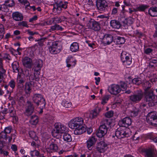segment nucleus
<instances>
[{"label":"nucleus","instance_id":"f257e3e1","mask_svg":"<svg viewBox=\"0 0 157 157\" xmlns=\"http://www.w3.org/2000/svg\"><path fill=\"white\" fill-rule=\"evenodd\" d=\"M83 123L82 118L77 117L71 120L68 123V125L70 128L75 129L74 131L75 134L79 135L86 131V128L82 125Z\"/></svg>","mask_w":157,"mask_h":157},{"label":"nucleus","instance_id":"f03ea898","mask_svg":"<svg viewBox=\"0 0 157 157\" xmlns=\"http://www.w3.org/2000/svg\"><path fill=\"white\" fill-rule=\"evenodd\" d=\"M68 130L67 128L61 123H56L55 124V129L52 133V135L54 137H56V139H59V136L57 134L64 133L67 132Z\"/></svg>","mask_w":157,"mask_h":157},{"label":"nucleus","instance_id":"7ed1b4c3","mask_svg":"<svg viewBox=\"0 0 157 157\" xmlns=\"http://www.w3.org/2000/svg\"><path fill=\"white\" fill-rule=\"evenodd\" d=\"M145 92L144 100L148 102L149 106L152 107L155 105L156 103V98L153 93V89H150Z\"/></svg>","mask_w":157,"mask_h":157},{"label":"nucleus","instance_id":"20e7f679","mask_svg":"<svg viewBox=\"0 0 157 157\" xmlns=\"http://www.w3.org/2000/svg\"><path fill=\"white\" fill-rule=\"evenodd\" d=\"M146 120L149 124L157 127V112L151 111L148 113L146 117Z\"/></svg>","mask_w":157,"mask_h":157},{"label":"nucleus","instance_id":"39448f33","mask_svg":"<svg viewBox=\"0 0 157 157\" xmlns=\"http://www.w3.org/2000/svg\"><path fill=\"white\" fill-rule=\"evenodd\" d=\"M96 5L97 10L100 13H107L109 12V5L105 1H96Z\"/></svg>","mask_w":157,"mask_h":157},{"label":"nucleus","instance_id":"423d86ee","mask_svg":"<svg viewBox=\"0 0 157 157\" xmlns=\"http://www.w3.org/2000/svg\"><path fill=\"white\" fill-rule=\"evenodd\" d=\"M62 49L61 43L59 41H56L52 43V45L49 47L50 52L55 54L60 52Z\"/></svg>","mask_w":157,"mask_h":157},{"label":"nucleus","instance_id":"0eeeda50","mask_svg":"<svg viewBox=\"0 0 157 157\" xmlns=\"http://www.w3.org/2000/svg\"><path fill=\"white\" fill-rule=\"evenodd\" d=\"M86 25L89 28L95 31H99L101 29L100 24L93 19H91L88 21Z\"/></svg>","mask_w":157,"mask_h":157},{"label":"nucleus","instance_id":"6e6552de","mask_svg":"<svg viewBox=\"0 0 157 157\" xmlns=\"http://www.w3.org/2000/svg\"><path fill=\"white\" fill-rule=\"evenodd\" d=\"M121 59L123 64L125 66L129 65L132 63V57L131 56L125 51H123L121 54Z\"/></svg>","mask_w":157,"mask_h":157},{"label":"nucleus","instance_id":"1a4fd4ad","mask_svg":"<svg viewBox=\"0 0 157 157\" xmlns=\"http://www.w3.org/2000/svg\"><path fill=\"white\" fill-rule=\"evenodd\" d=\"M115 136L117 138L121 139L124 137H128L129 134L128 132V130L126 128H118L115 133Z\"/></svg>","mask_w":157,"mask_h":157},{"label":"nucleus","instance_id":"9d476101","mask_svg":"<svg viewBox=\"0 0 157 157\" xmlns=\"http://www.w3.org/2000/svg\"><path fill=\"white\" fill-rule=\"evenodd\" d=\"M43 63V60L39 59L36 60L34 63L33 69L34 70V74H36V75L39 76L40 75Z\"/></svg>","mask_w":157,"mask_h":157},{"label":"nucleus","instance_id":"9b49d317","mask_svg":"<svg viewBox=\"0 0 157 157\" xmlns=\"http://www.w3.org/2000/svg\"><path fill=\"white\" fill-rule=\"evenodd\" d=\"M13 131L11 126L5 127L4 130L0 133V139H2L6 141L7 137L8 136V134H10L11 132H13Z\"/></svg>","mask_w":157,"mask_h":157},{"label":"nucleus","instance_id":"f8f14e48","mask_svg":"<svg viewBox=\"0 0 157 157\" xmlns=\"http://www.w3.org/2000/svg\"><path fill=\"white\" fill-rule=\"evenodd\" d=\"M143 96V93L141 92H138L130 96L129 99L131 101L134 103H137L141 100Z\"/></svg>","mask_w":157,"mask_h":157},{"label":"nucleus","instance_id":"ddd939ff","mask_svg":"<svg viewBox=\"0 0 157 157\" xmlns=\"http://www.w3.org/2000/svg\"><path fill=\"white\" fill-rule=\"evenodd\" d=\"M121 89L117 85L112 84L109 87L108 90L112 94L116 95L120 92Z\"/></svg>","mask_w":157,"mask_h":157},{"label":"nucleus","instance_id":"4468645a","mask_svg":"<svg viewBox=\"0 0 157 157\" xmlns=\"http://www.w3.org/2000/svg\"><path fill=\"white\" fill-rule=\"evenodd\" d=\"M34 111V107L33 104L30 101H27L24 114L25 115L29 116L32 114Z\"/></svg>","mask_w":157,"mask_h":157},{"label":"nucleus","instance_id":"2eb2a0df","mask_svg":"<svg viewBox=\"0 0 157 157\" xmlns=\"http://www.w3.org/2000/svg\"><path fill=\"white\" fill-rule=\"evenodd\" d=\"M132 122L131 119L129 117H126L120 121L118 124L121 127L127 128L131 125Z\"/></svg>","mask_w":157,"mask_h":157},{"label":"nucleus","instance_id":"dca6fc26","mask_svg":"<svg viewBox=\"0 0 157 157\" xmlns=\"http://www.w3.org/2000/svg\"><path fill=\"white\" fill-rule=\"evenodd\" d=\"M143 152L144 157H157L154 150L151 148L144 149Z\"/></svg>","mask_w":157,"mask_h":157},{"label":"nucleus","instance_id":"f3484780","mask_svg":"<svg viewBox=\"0 0 157 157\" xmlns=\"http://www.w3.org/2000/svg\"><path fill=\"white\" fill-rule=\"evenodd\" d=\"M113 37L111 34H106L104 36L102 40V43L105 46L109 45L113 42Z\"/></svg>","mask_w":157,"mask_h":157},{"label":"nucleus","instance_id":"a211bd4d","mask_svg":"<svg viewBox=\"0 0 157 157\" xmlns=\"http://www.w3.org/2000/svg\"><path fill=\"white\" fill-rule=\"evenodd\" d=\"M97 141V139L95 136L90 137L86 142L87 147L90 150H92Z\"/></svg>","mask_w":157,"mask_h":157},{"label":"nucleus","instance_id":"6ab92c4d","mask_svg":"<svg viewBox=\"0 0 157 157\" xmlns=\"http://www.w3.org/2000/svg\"><path fill=\"white\" fill-rule=\"evenodd\" d=\"M107 144L104 141H101L98 144L96 149L100 153L104 152L107 148Z\"/></svg>","mask_w":157,"mask_h":157},{"label":"nucleus","instance_id":"aec40b11","mask_svg":"<svg viewBox=\"0 0 157 157\" xmlns=\"http://www.w3.org/2000/svg\"><path fill=\"white\" fill-rule=\"evenodd\" d=\"M32 60L28 57H25L22 60L23 66L28 68L30 69L32 67Z\"/></svg>","mask_w":157,"mask_h":157},{"label":"nucleus","instance_id":"412c9836","mask_svg":"<svg viewBox=\"0 0 157 157\" xmlns=\"http://www.w3.org/2000/svg\"><path fill=\"white\" fill-rule=\"evenodd\" d=\"M12 16L13 20L17 21H21L24 18L23 14L18 11L13 12L12 13Z\"/></svg>","mask_w":157,"mask_h":157},{"label":"nucleus","instance_id":"4be33fe9","mask_svg":"<svg viewBox=\"0 0 157 157\" xmlns=\"http://www.w3.org/2000/svg\"><path fill=\"white\" fill-rule=\"evenodd\" d=\"M67 67H69L71 66H74L76 64L75 60L71 56H68L66 60Z\"/></svg>","mask_w":157,"mask_h":157},{"label":"nucleus","instance_id":"5701e85b","mask_svg":"<svg viewBox=\"0 0 157 157\" xmlns=\"http://www.w3.org/2000/svg\"><path fill=\"white\" fill-rule=\"evenodd\" d=\"M111 26L113 28L119 29L121 26V24L119 21L116 20H111L110 22Z\"/></svg>","mask_w":157,"mask_h":157},{"label":"nucleus","instance_id":"b1692460","mask_svg":"<svg viewBox=\"0 0 157 157\" xmlns=\"http://www.w3.org/2000/svg\"><path fill=\"white\" fill-rule=\"evenodd\" d=\"M44 98L42 95L40 94H34L33 97V100L34 102L36 104L39 101Z\"/></svg>","mask_w":157,"mask_h":157},{"label":"nucleus","instance_id":"393cba45","mask_svg":"<svg viewBox=\"0 0 157 157\" xmlns=\"http://www.w3.org/2000/svg\"><path fill=\"white\" fill-rule=\"evenodd\" d=\"M58 150V147L57 145L53 142L51 143L49 148L48 149V151L49 152H53L56 151Z\"/></svg>","mask_w":157,"mask_h":157},{"label":"nucleus","instance_id":"a878e982","mask_svg":"<svg viewBox=\"0 0 157 157\" xmlns=\"http://www.w3.org/2000/svg\"><path fill=\"white\" fill-rule=\"evenodd\" d=\"M30 123L33 125H36L39 122L38 117L35 115L32 116L29 121Z\"/></svg>","mask_w":157,"mask_h":157},{"label":"nucleus","instance_id":"bb28decb","mask_svg":"<svg viewBox=\"0 0 157 157\" xmlns=\"http://www.w3.org/2000/svg\"><path fill=\"white\" fill-rule=\"evenodd\" d=\"M100 109H99L97 110V109H95L92 110L90 113V117L91 119L96 118L99 114Z\"/></svg>","mask_w":157,"mask_h":157},{"label":"nucleus","instance_id":"cd10ccee","mask_svg":"<svg viewBox=\"0 0 157 157\" xmlns=\"http://www.w3.org/2000/svg\"><path fill=\"white\" fill-rule=\"evenodd\" d=\"M32 83L30 82H27L25 83V90L26 94H30L31 92Z\"/></svg>","mask_w":157,"mask_h":157},{"label":"nucleus","instance_id":"c85d7f7f","mask_svg":"<svg viewBox=\"0 0 157 157\" xmlns=\"http://www.w3.org/2000/svg\"><path fill=\"white\" fill-rule=\"evenodd\" d=\"M17 82L18 86L21 85V86H23V84L25 82V78H22L21 75L18 73L17 78Z\"/></svg>","mask_w":157,"mask_h":157},{"label":"nucleus","instance_id":"c756f323","mask_svg":"<svg viewBox=\"0 0 157 157\" xmlns=\"http://www.w3.org/2000/svg\"><path fill=\"white\" fill-rule=\"evenodd\" d=\"M148 13L151 17H157V7H151L148 10Z\"/></svg>","mask_w":157,"mask_h":157},{"label":"nucleus","instance_id":"7c9ffc66","mask_svg":"<svg viewBox=\"0 0 157 157\" xmlns=\"http://www.w3.org/2000/svg\"><path fill=\"white\" fill-rule=\"evenodd\" d=\"M101 124V125L105 126V127L110 129L111 124V121L110 119H104L102 121Z\"/></svg>","mask_w":157,"mask_h":157},{"label":"nucleus","instance_id":"2f4dec72","mask_svg":"<svg viewBox=\"0 0 157 157\" xmlns=\"http://www.w3.org/2000/svg\"><path fill=\"white\" fill-rule=\"evenodd\" d=\"M12 66L13 72L15 73L19 72V65L18 62L17 61L14 62L12 64Z\"/></svg>","mask_w":157,"mask_h":157},{"label":"nucleus","instance_id":"473e14b6","mask_svg":"<svg viewBox=\"0 0 157 157\" xmlns=\"http://www.w3.org/2000/svg\"><path fill=\"white\" fill-rule=\"evenodd\" d=\"M144 88L145 92L149 91L151 89V83L148 81H145L142 84Z\"/></svg>","mask_w":157,"mask_h":157},{"label":"nucleus","instance_id":"72a5a7b5","mask_svg":"<svg viewBox=\"0 0 157 157\" xmlns=\"http://www.w3.org/2000/svg\"><path fill=\"white\" fill-rule=\"evenodd\" d=\"M70 50L73 52H77L79 49V45L78 43L74 42L71 45Z\"/></svg>","mask_w":157,"mask_h":157},{"label":"nucleus","instance_id":"f704fd0d","mask_svg":"<svg viewBox=\"0 0 157 157\" xmlns=\"http://www.w3.org/2000/svg\"><path fill=\"white\" fill-rule=\"evenodd\" d=\"M67 132H66L63 133V138L64 141L67 142H70L72 140V137L71 135Z\"/></svg>","mask_w":157,"mask_h":157},{"label":"nucleus","instance_id":"c9c22d12","mask_svg":"<svg viewBox=\"0 0 157 157\" xmlns=\"http://www.w3.org/2000/svg\"><path fill=\"white\" fill-rule=\"evenodd\" d=\"M36 74H34H34L30 75L29 76V82H30L31 83L33 81L35 80L36 81H38L40 79V78L39 76L37 75V76H36Z\"/></svg>","mask_w":157,"mask_h":157},{"label":"nucleus","instance_id":"e433bc0d","mask_svg":"<svg viewBox=\"0 0 157 157\" xmlns=\"http://www.w3.org/2000/svg\"><path fill=\"white\" fill-rule=\"evenodd\" d=\"M116 43L118 44H124L125 41V38L123 37L117 36L115 39Z\"/></svg>","mask_w":157,"mask_h":157},{"label":"nucleus","instance_id":"4c0bfd02","mask_svg":"<svg viewBox=\"0 0 157 157\" xmlns=\"http://www.w3.org/2000/svg\"><path fill=\"white\" fill-rule=\"evenodd\" d=\"M16 131L15 130H14L13 132H12L11 135L7 137L6 140H8V143H10L11 142L12 140L13 139L14 140L16 137Z\"/></svg>","mask_w":157,"mask_h":157},{"label":"nucleus","instance_id":"58836bf2","mask_svg":"<svg viewBox=\"0 0 157 157\" xmlns=\"http://www.w3.org/2000/svg\"><path fill=\"white\" fill-rule=\"evenodd\" d=\"M37 106H39L40 109H43L45 107L46 102L45 99L44 98L41 100L38 103L36 104Z\"/></svg>","mask_w":157,"mask_h":157},{"label":"nucleus","instance_id":"ea45409f","mask_svg":"<svg viewBox=\"0 0 157 157\" xmlns=\"http://www.w3.org/2000/svg\"><path fill=\"white\" fill-rule=\"evenodd\" d=\"M149 6L147 5L142 4L140 5L137 8L138 11H144L145 10L147 9Z\"/></svg>","mask_w":157,"mask_h":157},{"label":"nucleus","instance_id":"a19ab883","mask_svg":"<svg viewBox=\"0 0 157 157\" xmlns=\"http://www.w3.org/2000/svg\"><path fill=\"white\" fill-rule=\"evenodd\" d=\"M139 112V110L138 109L134 108L133 109V110H131L130 112V115L132 117H135L137 116Z\"/></svg>","mask_w":157,"mask_h":157},{"label":"nucleus","instance_id":"79ce46f5","mask_svg":"<svg viewBox=\"0 0 157 157\" xmlns=\"http://www.w3.org/2000/svg\"><path fill=\"white\" fill-rule=\"evenodd\" d=\"M6 71L3 68V67H0V82L3 81L4 75L5 74Z\"/></svg>","mask_w":157,"mask_h":157},{"label":"nucleus","instance_id":"37998d69","mask_svg":"<svg viewBox=\"0 0 157 157\" xmlns=\"http://www.w3.org/2000/svg\"><path fill=\"white\" fill-rule=\"evenodd\" d=\"M132 82L133 84L139 85L142 83L141 79L139 78H135L132 79Z\"/></svg>","mask_w":157,"mask_h":157},{"label":"nucleus","instance_id":"c03bdc74","mask_svg":"<svg viewBox=\"0 0 157 157\" xmlns=\"http://www.w3.org/2000/svg\"><path fill=\"white\" fill-rule=\"evenodd\" d=\"M4 5L6 6L11 7L14 5V3L13 0H6L5 1Z\"/></svg>","mask_w":157,"mask_h":157},{"label":"nucleus","instance_id":"a18cd8bd","mask_svg":"<svg viewBox=\"0 0 157 157\" xmlns=\"http://www.w3.org/2000/svg\"><path fill=\"white\" fill-rule=\"evenodd\" d=\"M62 105L66 108H69L71 106V102L66 101H63L62 103Z\"/></svg>","mask_w":157,"mask_h":157},{"label":"nucleus","instance_id":"49530a36","mask_svg":"<svg viewBox=\"0 0 157 157\" xmlns=\"http://www.w3.org/2000/svg\"><path fill=\"white\" fill-rule=\"evenodd\" d=\"M30 155L32 157H34L35 156H38L40 155L39 152L36 150H33V151H30Z\"/></svg>","mask_w":157,"mask_h":157},{"label":"nucleus","instance_id":"de8ad7c7","mask_svg":"<svg viewBox=\"0 0 157 157\" xmlns=\"http://www.w3.org/2000/svg\"><path fill=\"white\" fill-rule=\"evenodd\" d=\"M102 131L99 128L97 130L96 135L99 138L102 137L104 136L106 134L105 133H104L103 132H102Z\"/></svg>","mask_w":157,"mask_h":157},{"label":"nucleus","instance_id":"09e8293b","mask_svg":"<svg viewBox=\"0 0 157 157\" xmlns=\"http://www.w3.org/2000/svg\"><path fill=\"white\" fill-rule=\"evenodd\" d=\"M133 21L134 19L130 17L125 19L124 22L126 24L130 25L132 24L133 23Z\"/></svg>","mask_w":157,"mask_h":157},{"label":"nucleus","instance_id":"8fccbe9b","mask_svg":"<svg viewBox=\"0 0 157 157\" xmlns=\"http://www.w3.org/2000/svg\"><path fill=\"white\" fill-rule=\"evenodd\" d=\"M8 85L11 88V90H12L13 91V89L15 88L16 85L15 81L13 79L11 80L8 83Z\"/></svg>","mask_w":157,"mask_h":157},{"label":"nucleus","instance_id":"3c124183","mask_svg":"<svg viewBox=\"0 0 157 157\" xmlns=\"http://www.w3.org/2000/svg\"><path fill=\"white\" fill-rule=\"evenodd\" d=\"M134 34L137 37L139 38H141L142 37L144 36V34L141 32H140L138 30H136L134 32Z\"/></svg>","mask_w":157,"mask_h":157},{"label":"nucleus","instance_id":"603ef678","mask_svg":"<svg viewBox=\"0 0 157 157\" xmlns=\"http://www.w3.org/2000/svg\"><path fill=\"white\" fill-rule=\"evenodd\" d=\"M119 8H116L113 7L111 13V14L112 16L117 15L118 14L119 11Z\"/></svg>","mask_w":157,"mask_h":157},{"label":"nucleus","instance_id":"864d4df0","mask_svg":"<svg viewBox=\"0 0 157 157\" xmlns=\"http://www.w3.org/2000/svg\"><path fill=\"white\" fill-rule=\"evenodd\" d=\"M29 136L33 139L36 140V138L37 139V137L36 136V134L35 132L32 131H30L29 132Z\"/></svg>","mask_w":157,"mask_h":157},{"label":"nucleus","instance_id":"5fc2aeb1","mask_svg":"<svg viewBox=\"0 0 157 157\" xmlns=\"http://www.w3.org/2000/svg\"><path fill=\"white\" fill-rule=\"evenodd\" d=\"M18 25L20 26L25 27L28 28L29 26L27 25V22L26 21H22L18 23Z\"/></svg>","mask_w":157,"mask_h":157},{"label":"nucleus","instance_id":"6e6d98bb","mask_svg":"<svg viewBox=\"0 0 157 157\" xmlns=\"http://www.w3.org/2000/svg\"><path fill=\"white\" fill-rule=\"evenodd\" d=\"M61 10V7L54 6L52 10L54 13L57 12V13H59L60 12Z\"/></svg>","mask_w":157,"mask_h":157},{"label":"nucleus","instance_id":"4d7b16f0","mask_svg":"<svg viewBox=\"0 0 157 157\" xmlns=\"http://www.w3.org/2000/svg\"><path fill=\"white\" fill-rule=\"evenodd\" d=\"M8 85H5L4 86V87L5 89L7 91V94H9L10 96L11 95V94L13 92V91L12 90H11L10 88L9 89H8Z\"/></svg>","mask_w":157,"mask_h":157},{"label":"nucleus","instance_id":"13d9d810","mask_svg":"<svg viewBox=\"0 0 157 157\" xmlns=\"http://www.w3.org/2000/svg\"><path fill=\"white\" fill-rule=\"evenodd\" d=\"M99 128L102 131V132H103L104 133H105L106 134L107 133L108 129H109L105 127V126H102L101 125L99 126Z\"/></svg>","mask_w":157,"mask_h":157},{"label":"nucleus","instance_id":"bf43d9fd","mask_svg":"<svg viewBox=\"0 0 157 157\" xmlns=\"http://www.w3.org/2000/svg\"><path fill=\"white\" fill-rule=\"evenodd\" d=\"M113 114V112L112 111L108 112L105 114V116L106 117L109 118L112 117Z\"/></svg>","mask_w":157,"mask_h":157},{"label":"nucleus","instance_id":"052dcab7","mask_svg":"<svg viewBox=\"0 0 157 157\" xmlns=\"http://www.w3.org/2000/svg\"><path fill=\"white\" fill-rule=\"evenodd\" d=\"M9 51L11 54L14 56H17L18 54L17 53L16 50L12 48H9Z\"/></svg>","mask_w":157,"mask_h":157},{"label":"nucleus","instance_id":"680f3d73","mask_svg":"<svg viewBox=\"0 0 157 157\" xmlns=\"http://www.w3.org/2000/svg\"><path fill=\"white\" fill-rule=\"evenodd\" d=\"M46 38H44L42 39H41L40 40H38L37 41H38V44L41 47L43 46L44 45L43 42L45 39H46Z\"/></svg>","mask_w":157,"mask_h":157},{"label":"nucleus","instance_id":"e2e57ef3","mask_svg":"<svg viewBox=\"0 0 157 157\" xmlns=\"http://www.w3.org/2000/svg\"><path fill=\"white\" fill-rule=\"evenodd\" d=\"M153 51V49L149 48H147L144 50V53L148 55L151 53Z\"/></svg>","mask_w":157,"mask_h":157},{"label":"nucleus","instance_id":"0e129e2a","mask_svg":"<svg viewBox=\"0 0 157 157\" xmlns=\"http://www.w3.org/2000/svg\"><path fill=\"white\" fill-rule=\"evenodd\" d=\"M4 59H7L9 60H10L12 58L7 53H5V56L3 58Z\"/></svg>","mask_w":157,"mask_h":157},{"label":"nucleus","instance_id":"69168bd1","mask_svg":"<svg viewBox=\"0 0 157 157\" xmlns=\"http://www.w3.org/2000/svg\"><path fill=\"white\" fill-rule=\"evenodd\" d=\"M27 33L30 36H32L34 35L35 34H37L38 33L36 32H34L33 31H30L29 30H28L27 31Z\"/></svg>","mask_w":157,"mask_h":157},{"label":"nucleus","instance_id":"338daca9","mask_svg":"<svg viewBox=\"0 0 157 157\" xmlns=\"http://www.w3.org/2000/svg\"><path fill=\"white\" fill-rule=\"evenodd\" d=\"M121 88H122L123 90H125L127 88L126 84L124 82H122L121 83Z\"/></svg>","mask_w":157,"mask_h":157},{"label":"nucleus","instance_id":"774afa93","mask_svg":"<svg viewBox=\"0 0 157 157\" xmlns=\"http://www.w3.org/2000/svg\"><path fill=\"white\" fill-rule=\"evenodd\" d=\"M53 21H55L56 23H59L61 22L60 18V17H56L53 18Z\"/></svg>","mask_w":157,"mask_h":157}]
</instances>
